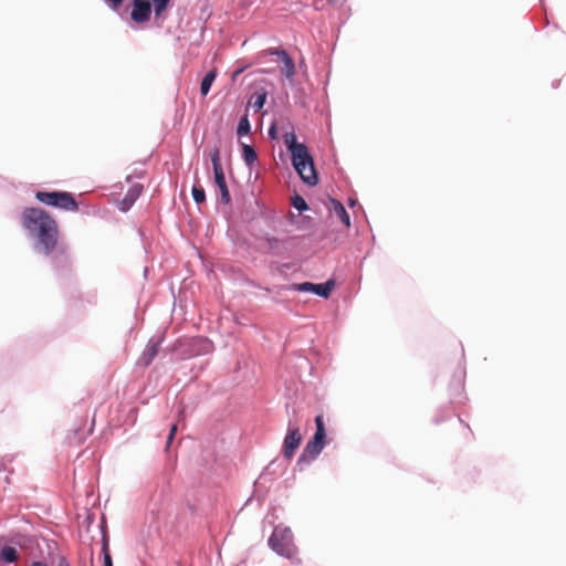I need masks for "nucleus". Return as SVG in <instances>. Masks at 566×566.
Returning <instances> with one entry per match:
<instances>
[{
    "label": "nucleus",
    "mask_w": 566,
    "mask_h": 566,
    "mask_svg": "<svg viewBox=\"0 0 566 566\" xmlns=\"http://www.w3.org/2000/svg\"><path fill=\"white\" fill-rule=\"evenodd\" d=\"M275 463H276V462H274V461L269 462V465H266V467L264 468V470H263V472L261 473L260 478H264V476H265V475H268V474H272V473H274V471H272V470H271V467H272L273 464H275Z\"/></svg>",
    "instance_id": "27"
},
{
    "label": "nucleus",
    "mask_w": 566,
    "mask_h": 566,
    "mask_svg": "<svg viewBox=\"0 0 566 566\" xmlns=\"http://www.w3.org/2000/svg\"><path fill=\"white\" fill-rule=\"evenodd\" d=\"M280 61L282 62L283 66L281 69L282 74L284 76L292 81L295 75V64L292 57L287 54L286 51H282L280 53Z\"/></svg>",
    "instance_id": "12"
},
{
    "label": "nucleus",
    "mask_w": 566,
    "mask_h": 566,
    "mask_svg": "<svg viewBox=\"0 0 566 566\" xmlns=\"http://www.w3.org/2000/svg\"><path fill=\"white\" fill-rule=\"evenodd\" d=\"M355 203H356V202H355V200L349 199V205H350V206H354Z\"/></svg>",
    "instance_id": "33"
},
{
    "label": "nucleus",
    "mask_w": 566,
    "mask_h": 566,
    "mask_svg": "<svg viewBox=\"0 0 566 566\" xmlns=\"http://www.w3.org/2000/svg\"><path fill=\"white\" fill-rule=\"evenodd\" d=\"M268 546L277 556L286 558L293 565H301L302 560L297 556L298 549L294 543V534L290 526L282 523L274 525L271 535L268 538Z\"/></svg>",
    "instance_id": "3"
},
{
    "label": "nucleus",
    "mask_w": 566,
    "mask_h": 566,
    "mask_svg": "<svg viewBox=\"0 0 566 566\" xmlns=\"http://www.w3.org/2000/svg\"><path fill=\"white\" fill-rule=\"evenodd\" d=\"M56 566H71V565H70L69 560L63 555H59Z\"/></svg>",
    "instance_id": "28"
},
{
    "label": "nucleus",
    "mask_w": 566,
    "mask_h": 566,
    "mask_svg": "<svg viewBox=\"0 0 566 566\" xmlns=\"http://www.w3.org/2000/svg\"><path fill=\"white\" fill-rule=\"evenodd\" d=\"M292 203L298 211H304L308 208L306 201L300 196H295Z\"/></svg>",
    "instance_id": "24"
},
{
    "label": "nucleus",
    "mask_w": 566,
    "mask_h": 566,
    "mask_svg": "<svg viewBox=\"0 0 566 566\" xmlns=\"http://www.w3.org/2000/svg\"><path fill=\"white\" fill-rule=\"evenodd\" d=\"M206 345H207V350H209V349H210V347H211V344H210V343H207Z\"/></svg>",
    "instance_id": "34"
},
{
    "label": "nucleus",
    "mask_w": 566,
    "mask_h": 566,
    "mask_svg": "<svg viewBox=\"0 0 566 566\" xmlns=\"http://www.w3.org/2000/svg\"><path fill=\"white\" fill-rule=\"evenodd\" d=\"M158 352L159 343L150 340L143 353L142 359L144 365L148 366L153 361V359L158 355Z\"/></svg>",
    "instance_id": "15"
},
{
    "label": "nucleus",
    "mask_w": 566,
    "mask_h": 566,
    "mask_svg": "<svg viewBox=\"0 0 566 566\" xmlns=\"http://www.w3.org/2000/svg\"><path fill=\"white\" fill-rule=\"evenodd\" d=\"M192 197H193V200H195L197 203H202V202H205V200H206V193H205L203 188H201V187H197V186H193V188H192Z\"/></svg>",
    "instance_id": "23"
},
{
    "label": "nucleus",
    "mask_w": 566,
    "mask_h": 566,
    "mask_svg": "<svg viewBox=\"0 0 566 566\" xmlns=\"http://www.w3.org/2000/svg\"><path fill=\"white\" fill-rule=\"evenodd\" d=\"M334 287V281L329 280L323 284H314L311 282H304L300 284H293L291 289L297 292H313L318 296L327 298Z\"/></svg>",
    "instance_id": "7"
},
{
    "label": "nucleus",
    "mask_w": 566,
    "mask_h": 566,
    "mask_svg": "<svg viewBox=\"0 0 566 566\" xmlns=\"http://www.w3.org/2000/svg\"><path fill=\"white\" fill-rule=\"evenodd\" d=\"M52 260H53V264L56 269H60V268L63 269V268H67L70 265L69 256L64 255L63 253L61 254V256L54 255Z\"/></svg>",
    "instance_id": "22"
},
{
    "label": "nucleus",
    "mask_w": 566,
    "mask_h": 566,
    "mask_svg": "<svg viewBox=\"0 0 566 566\" xmlns=\"http://www.w3.org/2000/svg\"><path fill=\"white\" fill-rule=\"evenodd\" d=\"M99 528L102 532V555H103V566H114L113 558L109 552L108 546V535L106 532V522L103 518L99 523Z\"/></svg>",
    "instance_id": "10"
},
{
    "label": "nucleus",
    "mask_w": 566,
    "mask_h": 566,
    "mask_svg": "<svg viewBox=\"0 0 566 566\" xmlns=\"http://www.w3.org/2000/svg\"><path fill=\"white\" fill-rule=\"evenodd\" d=\"M301 442H302V434H301L300 428L296 426H294V427L290 426L287 429V433L283 441V447H282L283 457L285 459H291L295 454V451L298 449Z\"/></svg>",
    "instance_id": "6"
},
{
    "label": "nucleus",
    "mask_w": 566,
    "mask_h": 566,
    "mask_svg": "<svg viewBox=\"0 0 566 566\" xmlns=\"http://www.w3.org/2000/svg\"><path fill=\"white\" fill-rule=\"evenodd\" d=\"M210 158H211V161H212L213 171L223 170V169H222L221 161H220V149H219L218 147H216V148L211 151V154H210Z\"/></svg>",
    "instance_id": "21"
},
{
    "label": "nucleus",
    "mask_w": 566,
    "mask_h": 566,
    "mask_svg": "<svg viewBox=\"0 0 566 566\" xmlns=\"http://www.w3.org/2000/svg\"><path fill=\"white\" fill-rule=\"evenodd\" d=\"M242 157L248 166H252L258 159L254 148L247 144L242 145Z\"/></svg>",
    "instance_id": "18"
},
{
    "label": "nucleus",
    "mask_w": 566,
    "mask_h": 566,
    "mask_svg": "<svg viewBox=\"0 0 566 566\" xmlns=\"http://www.w3.org/2000/svg\"><path fill=\"white\" fill-rule=\"evenodd\" d=\"M143 191V186L139 184L134 185L125 196V198L120 201V209L123 211L128 210L135 200L140 196Z\"/></svg>",
    "instance_id": "14"
},
{
    "label": "nucleus",
    "mask_w": 566,
    "mask_h": 566,
    "mask_svg": "<svg viewBox=\"0 0 566 566\" xmlns=\"http://www.w3.org/2000/svg\"><path fill=\"white\" fill-rule=\"evenodd\" d=\"M159 537V526L156 522H151L146 530H142L139 541L147 548L149 543H154Z\"/></svg>",
    "instance_id": "11"
},
{
    "label": "nucleus",
    "mask_w": 566,
    "mask_h": 566,
    "mask_svg": "<svg viewBox=\"0 0 566 566\" xmlns=\"http://www.w3.org/2000/svg\"><path fill=\"white\" fill-rule=\"evenodd\" d=\"M107 1L113 6L114 9H117L123 2V0H107Z\"/></svg>",
    "instance_id": "30"
},
{
    "label": "nucleus",
    "mask_w": 566,
    "mask_h": 566,
    "mask_svg": "<svg viewBox=\"0 0 566 566\" xmlns=\"http://www.w3.org/2000/svg\"><path fill=\"white\" fill-rule=\"evenodd\" d=\"M176 432H177V424H172L170 428L169 434H168L167 446H169L171 443V441L175 438Z\"/></svg>",
    "instance_id": "26"
},
{
    "label": "nucleus",
    "mask_w": 566,
    "mask_h": 566,
    "mask_svg": "<svg viewBox=\"0 0 566 566\" xmlns=\"http://www.w3.org/2000/svg\"><path fill=\"white\" fill-rule=\"evenodd\" d=\"M297 463V467H298V470L300 471H303L304 470V467H307L308 464H311V462L308 461H305V462H296Z\"/></svg>",
    "instance_id": "31"
},
{
    "label": "nucleus",
    "mask_w": 566,
    "mask_h": 566,
    "mask_svg": "<svg viewBox=\"0 0 566 566\" xmlns=\"http://www.w3.org/2000/svg\"><path fill=\"white\" fill-rule=\"evenodd\" d=\"M265 99L266 93H262L256 96L255 101L253 102V107L255 112L260 111L264 106Z\"/></svg>",
    "instance_id": "25"
},
{
    "label": "nucleus",
    "mask_w": 566,
    "mask_h": 566,
    "mask_svg": "<svg viewBox=\"0 0 566 566\" xmlns=\"http://www.w3.org/2000/svg\"><path fill=\"white\" fill-rule=\"evenodd\" d=\"M283 140L291 155L292 165L301 179L308 186L317 185L318 176L307 147L297 142L296 135L293 132L285 133Z\"/></svg>",
    "instance_id": "2"
},
{
    "label": "nucleus",
    "mask_w": 566,
    "mask_h": 566,
    "mask_svg": "<svg viewBox=\"0 0 566 566\" xmlns=\"http://www.w3.org/2000/svg\"><path fill=\"white\" fill-rule=\"evenodd\" d=\"M283 50H280V49H276V48H272V49L266 50L265 53L269 54V55H276L280 59V53Z\"/></svg>",
    "instance_id": "29"
},
{
    "label": "nucleus",
    "mask_w": 566,
    "mask_h": 566,
    "mask_svg": "<svg viewBox=\"0 0 566 566\" xmlns=\"http://www.w3.org/2000/svg\"><path fill=\"white\" fill-rule=\"evenodd\" d=\"M214 182L220 190L221 201L224 203L230 202V192L226 182V177L223 170L213 171Z\"/></svg>",
    "instance_id": "13"
},
{
    "label": "nucleus",
    "mask_w": 566,
    "mask_h": 566,
    "mask_svg": "<svg viewBox=\"0 0 566 566\" xmlns=\"http://www.w3.org/2000/svg\"><path fill=\"white\" fill-rule=\"evenodd\" d=\"M328 209L332 213H334L339 220L340 222L346 227V228H349L350 227V218H349V214L347 213L345 207L343 206V203L336 199H333L331 198L329 199V203H328Z\"/></svg>",
    "instance_id": "9"
},
{
    "label": "nucleus",
    "mask_w": 566,
    "mask_h": 566,
    "mask_svg": "<svg viewBox=\"0 0 566 566\" xmlns=\"http://www.w3.org/2000/svg\"><path fill=\"white\" fill-rule=\"evenodd\" d=\"M151 4L148 0H134L130 18L134 22L143 23L149 20Z\"/></svg>",
    "instance_id": "8"
},
{
    "label": "nucleus",
    "mask_w": 566,
    "mask_h": 566,
    "mask_svg": "<svg viewBox=\"0 0 566 566\" xmlns=\"http://www.w3.org/2000/svg\"><path fill=\"white\" fill-rule=\"evenodd\" d=\"M250 122H249V118H248V115H244L241 119H240V123H239V126H238V130H237V134L239 136H243V135H247L250 133Z\"/></svg>",
    "instance_id": "19"
},
{
    "label": "nucleus",
    "mask_w": 566,
    "mask_h": 566,
    "mask_svg": "<svg viewBox=\"0 0 566 566\" xmlns=\"http://www.w3.org/2000/svg\"><path fill=\"white\" fill-rule=\"evenodd\" d=\"M18 551L15 547L10 545H4L0 547V562L6 564L14 563L18 558Z\"/></svg>",
    "instance_id": "16"
},
{
    "label": "nucleus",
    "mask_w": 566,
    "mask_h": 566,
    "mask_svg": "<svg viewBox=\"0 0 566 566\" xmlns=\"http://www.w3.org/2000/svg\"><path fill=\"white\" fill-rule=\"evenodd\" d=\"M216 77H217V70L212 69L202 78L201 85H200V93L203 96H206L209 93L211 85L214 82Z\"/></svg>",
    "instance_id": "17"
},
{
    "label": "nucleus",
    "mask_w": 566,
    "mask_h": 566,
    "mask_svg": "<svg viewBox=\"0 0 566 566\" xmlns=\"http://www.w3.org/2000/svg\"><path fill=\"white\" fill-rule=\"evenodd\" d=\"M155 7V15L161 17L163 12L168 8L170 0H151Z\"/></svg>",
    "instance_id": "20"
},
{
    "label": "nucleus",
    "mask_w": 566,
    "mask_h": 566,
    "mask_svg": "<svg viewBox=\"0 0 566 566\" xmlns=\"http://www.w3.org/2000/svg\"><path fill=\"white\" fill-rule=\"evenodd\" d=\"M35 199L43 205L65 211H77L78 205L72 193L66 191H36Z\"/></svg>",
    "instance_id": "4"
},
{
    "label": "nucleus",
    "mask_w": 566,
    "mask_h": 566,
    "mask_svg": "<svg viewBox=\"0 0 566 566\" xmlns=\"http://www.w3.org/2000/svg\"><path fill=\"white\" fill-rule=\"evenodd\" d=\"M316 430L312 439L306 443L304 451L298 460H307L319 455L326 444V430L322 415L315 418Z\"/></svg>",
    "instance_id": "5"
},
{
    "label": "nucleus",
    "mask_w": 566,
    "mask_h": 566,
    "mask_svg": "<svg viewBox=\"0 0 566 566\" xmlns=\"http://www.w3.org/2000/svg\"><path fill=\"white\" fill-rule=\"evenodd\" d=\"M21 224L36 248L44 255L52 254L59 244V226L56 220L45 210L35 207L25 208L21 213Z\"/></svg>",
    "instance_id": "1"
},
{
    "label": "nucleus",
    "mask_w": 566,
    "mask_h": 566,
    "mask_svg": "<svg viewBox=\"0 0 566 566\" xmlns=\"http://www.w3.org/2000/svg\"><path fill=\"white\" fill-rule=\"evenodd\" d=\"M269 134H270V136H271L272 138H275V127H274V126H272V127L270 128Z\"/></svg>",
    "instance_id": "32"
}]
</instances>
